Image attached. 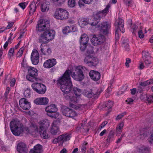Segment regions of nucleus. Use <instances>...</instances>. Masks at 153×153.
Segmentation results:
<instances>
[{
  "mask_svg": "<svg viewBox=\"0 0 153 153\" xmlns=\"http://www.w3.org/2000/svg\"><path fill=\"white\" fill-rule=\"evenodd\" d=\"M58 109L55 104H52L45 108L47 114L48 116L56 119H58L59 113L57 112Z\"/></svg>",
  "mask_w": 153,
  "mask_h": 153,
  "instance_id": "20e7f679",
  "label": "nucleus"
},
{
  "mask_svg": "<svg viewBox=\"0 0 153 153\" xmlns=\"http://www.w3.org/2000/svg\"><path fill=\"white\" fill-rule=\"evenodd\" d=\"M87 70L86 68L84 66H79L76 69L74 72L72 74L71 70H67L62 76L60 77L57 81V84L59 85L61 90L64 94L70 93L72 86L70 75L74 79L82 81L84 77L83 71Z\"/></svg>",
  "mask_w": 153,
  "mask_h": 153,
  "instance_id": "f257e3e1",
  "label": "nucleus"
},
{
  "mask_svg": "<svg viewBox=\"0 0 153 153\" xmlns=\"http://www.w3.org/2000/svg\"><path fill=\"white\" fill-rule=\"evenodd\" d=\"M93 51L91 47H90L89 49H88L86 52L85 53V55L91 56V54L93 53Z\"/></svg>",
  "mask_w": 153,
  "mask_h": 153,
  "instance_id": "09e8293b",
  "label": "nucleus"
},
{
  "mask_svg": "<svg viewBox=\"0 0 153 153\" xmlns=\"http://www.w3.org/2000/svg\"><path fill=\"white\" fill-rule=\"evenodd\" d=\"M78 97L76 96L75 97L74 96H72L71 97L70 101L74 103H76L78 101V99H77Z\"/></svg>",
  "mask_w": 153,
  "mask_h": 153,
  "instance_id": "864d4df0",
  "label": "nucleus"
},
{
  "mask_svg": "<svg viewBox=\"0 0 153 153\" xmlns=\"http://www.w3.org/2000/svg\"><path fill=\"white\" fill-rule=\"evenodd\" d=\"M140 85L141 86H146L147 85H149L148 80L142 82L140 83Z\"/></svg>",
  "mask_w": 153,
  "mask_h": 153,
  "instance_id": "69168bd1",
  "label": "nucleus"
},
{
  "mask_svg": "<svg viewBox=\"0 0 153 153\" xmlns=\"http://www.w3.org/2000/svg\"><path fill=\"white\" fill-rule=\"evenodd\" d=\"M27 3L26 2H21L18 4V5L23 10L27 6Z\"/></svg>",
  "mask_w": 153,
  "mask_h": 153,
  "instance_id": "8fccbe9b",
  "label": "nucleus"
},
{
  "mask_svg": "<svg viewBox=\"0 0 153 153\" xmlns=\"http://www.w3.org/2000/svg\"><path fill=\"white\" fill-rule=\"evenodd\" d=\"M72 91L76 97H79L80 95L81 90L76 87L73 88Z\"/></svg>",
  "mask_w": 153,
  "mask_h": 153,
  "instance_id": "e433bc0d",
  "label": "nucleus"
},
{
  "mask_svg": "<svg viewBox=\"0 0 153 153\" xmlns=\"http://www.w3.org/2000/svg\"><path fill=\"white\" fill-rule=\"evenodd\" d=\"M41 97L36 98L34 100V103L38 105H42Z\"/></svg>",
  "mask_w": 153,
  "mask_h": 153,
  "instance_id": "49530a36",
  "label": "nucleus"
},
{
  "mask_svg": "<svg viewBox=\"0 0 153 153\" xmlns=\"http://www.w3.org/2000/svg\"><path fill=\"white\" fill-rule=\"evenodd\" d=\"M14 48H11L10 49L9 51V55L11 57L13 54L14 52Z\"/></svg>",
  "mask_w": 153,
  "mask_h": 153,
  "instance_id": "13d9d810",
  "label": "nucleus"
},
{
  "mask_svg": "<svg viewBox=\"0 0 153 153\" xmlns=\"http://www.w3.org/2000/svg\"><path fill=\"white\" fill-rule=\"evenodd\" d=\"M42 152V145L38 144L34 147L33 149H30V153H41Z\"/></svg>",
  "mask_w": 153,
  "mask_h": 153,
  "instance_id": "4be33fe9",
  "label": "nucleus"
},
{
  "mask_svg": "<svg viewBox=\"0 0 153 153\" xmlns=\"http://www.w3.org/2000/svg\"><path fill=\"white\" fill-rule=\"evenodd\" d=\"M29 7V15H33L36 9V3L33 1L31 2L30 4Z\"/></svg>",
  "mask_w": 153,
  "mask_h": 153,
  "instance_id": "393cba45",
  "label": "nucleus"
},
{
  "mask_svg": "<svg viewBox=\"0 0 153 153\" xmlns=\"http://www.w3.org/2000/svg\"><path fill=\"white\" fill-rule=\"evenodd\" d=\"M42 105H46L48 103L49 100L48 98L47 97H41Z\"/></svg>",
  "mask_w": 153,
  "mask_h": 153,
  "instance_id": "a18cd8bd",
  "label": "nucleus"
},
{
  "mask_svg": "<svg viewBox=\"0 0 153 153\" xmlns=\"http://www.w3.org/2000/svg\"><path fill=\"white\" fill-rule=\"evenodd\" d=\"M113 105V103L111 101H108L105 102L103 107L104 108L107 107L108 109H109L111 108Z\"/></svg>",
  "mask_w": 153,
  "mask_h": 153,
  "instance_id": "ea45409f",
  "label": "nucleus"
},
{
  "mask_svg": "<svg viewBox=\"0 0 153 153\" xmlns=\"http://www.w3.org/2000/svg\"><path fill=\"white\" fill-rule=\"evenodd\" d=\"M49 126L48 120H43L41 123L39 127V130H43L46 129Z\"/></svg>",
  "mask_w": 153,
  "mask_h": 153,
  "instance_id": "c85d7f7f",
  "label": "nucleus"
},
{
  "mask_svg": "<svg viewBox=\"0 0 153 153\" xmlns=\"http://www.w3.org/2000/svg\"><path fill=\"white\" fill-rule=\"evenodd\" d=\"M37 76H34L30 74H28L26 76L27 79L31 82H36L38 81L39 79L37 78Z\"/></svg>",
  "mask_w": 153,
  "mask_h": 153,
  "instance_id": "bb28decb",
  "label": "nucleus"
},
{
  "mask_svg": "<svg viewBox=\"0 0 153 153\" xmlns=\"http://www.w3.org/2000/svg\"><path fill=\"white\" fill-rule=\"evenodd\" d=\"M39 131L41 137L44 139H47L48 138V135L46 132V129L41 130L39 129Z\"/></svg>",
  "mask_w": 153,
  "mask_h": 153,
  "instance_id": "f704fd0d",
  "label": "nucleus"
},
{
  "mask_svg": "<svg viewBox=\"0 0 153 153\" xmlns=\"http://www.w3.org/2000/svg\"><path fill=\"white\" fill-rule=\"evenodd\" d=\"M114 131H111L109 133L108 138L107 139V141L108 142H110L114 137Z\"/></svg>",
  "mask_w": 153,
  "mask_h": 153,
  "instance_id": "4c0bfd02",
  "label": "nucleus"
},
{
  "mask_svg": "<svg viewBox=\"0 0 153 153\" xmlns=\"http://www.w3.org/2000/svg\"><path fill=\"white\" fill-rule=\"evenodd\" d=\"M19 104L22 108L26 110H29L31 107L30 103L24 98H22L19 100Z\"/></svg>",
  "mask_w": 153,
  "mask_h": 153,
  "instance_id": "2eb2a0df",
  "label": "nucleus"
},
{
  "mask_svg": "<svg viewBox=\"0 0 153 153\" xmlns=\"http://www.w3.org/2000/svg\"><path fill=\"white\" fill-rule=\"evenodd\" d=\"M147 100L149 102H153V95L149 96L147 97Z\"/></svg>",
  "mask_w": 153,
  "mask_h": 153,
  "instance_id": "bf43d9fd",
  "label": "nucleus"
},
{
  "mask_svg": "<svg viewBox=\"0 0 153 153\" xmlns=\"http://www.w3.org/2000/svg\"><path fill=\"white\" fill-rule=\"evenodd\" d=\"M49 2L47 1L46 0H44L41 4V11L42 12H45L46 10L48 11L49 9Z\"/></svg>",
  "mask_w": 153,
  "mask_h": 153,
  "instance_id": "b1692460",
  "label": "nucleus"
},
{
  "mask_svg": "<svg viewBox=\"0 0 153 153\" xmlns=\"http://www.w3.org/2000/svg\"><path fill=\"white\" fill-rule=\"evenodd\" d=\"M64 97L66 100H71V97L70 96V94H69V93L67 94H64Z\"/></svg>",
  "mask_w": 153,
  "mask_h": 153,
  "instance_id": "680f3d73",
  "label": "nucleus"
},
{
  "mask_svg": "<svg viewBox=\"0 0 153 153\" xmlns=\"http://www.w3.org/2000/svg\"><path fill=\"white\" fill-rule=\"evenodd\" d=\"M13 24H14L13 22H10L9 23V24L7 25V27L6 28H4V27L3 28V29H5V30H6L7 29H10L13 26Z\"/></svg>",
  "mask_w": 153,
  "mask_h": 153,
  "instance_id": "0e129e2a",
  "label": "nucleus"
},
{
  "mask_svg": "<svg viewBox=\"0 0 153 153\" xmlns=\"http://www.w3.org/2000/svg\"><path fill=\"white\" fill-rule=\"evenodd\" d=\"M62 112L63 115L69 117L73 118L77 115L74 111L65 106L62 108Z\"/></svg>",
  "mask_w": 153,
  "mask_h": 153,
  "instance_id": "9b49d317",
  "label": "nucleus"
},
{
  "mask_svg": "<svg viewBox=\"0 0 153 153\" xmlns=\"http://www.w3.org/2000/svg\"><path fill=\"white\" fill-rule=\"evenodd\" d=\"M126 112H123L118 115L116 117L115 119L116 120H118L121 119L124 115H126Z\"/></svg>",
  "mask_w": 153,
  "mask_h": 153,
  "instance_id": "603ef678",
  "label": "nucleus"
},
{
  "mask_svg": "<svg viewBox=\"0 0 153 153\" xmlns=\"http://www.w3.org/2000/svg\"><path fill=\"white\" fill-rule=\"evenodd\" d=\"M98 63V59L95 57H92L88 66L90 67L95 66Z\"/></svg>",
  "mask_w": 153,
  "mask_h": 153,
  "instance_id": "473e14b6",
  "label": "nucleus"
},
{
  "mask_svg": "<svg viewBox=\"0 0 153 153\" xmlns=\"http://www.w3.org/2000/svg\"><path fill=\"white\" fill-rule=\"evenodd\" d=\"M86 56L85 57L84 59V62L86 64H88V65L89 64L91 60L92 57L91 56H89L88 55H86Z\"/></svg>",
  "mask_w": 153,
  "mask_h": 153,
  "instance_id": "a19ab883",
  "label": "nucleus"
},
{
  "mask_svg": "<svg viewBox=\"0 0 153 153\" xmlns=\"http://www.w3.org/2000/svg\"><path fill=\"white\" fill-rule=\"evenodd\" d=\"M151 151L150 148L145 146H143L139 149L140 153H150Z\"/></svg>",
  "mask_w": 153,
  "mask_h": 153,
  "instance_id": "c756f323",
  "label": "nucleus"
},
{
  "mask_svg": "<svg viewBox=\"0 0 153 153\" xmlns=\"http://www.w3.org/2000/svg\"><path fill=\"white\" fill-rule=\"evenodd\" d=\"M59 136H58L57 138H55L53 139V143L54 144L57 143L59 141H61V140H59Z\"/></svg>",
  "mask_w": 153,
  "mask_h": 153,
  "instance_id": "774afa93",
  "label": "nucleus"
},
{
  "mask_svg": "<svg viewBox=\"0 0 153 153\" xmlns=\"http://www.w3.org/2000/svg\"><path fill=\"white\" fill-rule=\"evenodd\" d=\"M68 12L66 10L61 8L57 9L54 14L56 18L61 20L68 19Z\"/></svg>",
  "mask_w": 153,
  "mask_h": 153,
  "instance_id": "423d86ee",
  "label": "nucleus"
},
{
  "mask_svg": "<svg viewBox=\"0 0 153 153\" xmlns=\"http://www.w3.org/2000/svg\"><path fill=\"white\" fill-rule=\"evenodd\" d=\"M40 45V51L42 55H48L51 54V49L45 43H41Z\"/></svg>",
  "mask_w": 153,
  "mask_h": 153,
  "instance_id": "dca6fc26",
  "label": "nucleus"
},
{
  "mask_svg": "<svg viewBox=\"0 0 153 153\" xmlns=\"http://www.w3.org/2000/svg\"><path fill=\"white\" fill-rule=\"evenodd\" d=\"M49 24L50 22L48 20L40 19L38 21L36 26V30L39 32L45 31L49 28Z\"/></svg>",
  "mask_w": 153,
  "mask_h": 153,
  "instance_id": "6e6552de",
  "label": "nucleus"
},
{
  "mask_svg": "<svg viewBox=\"0 0 153 153\" xmlns=\"http://www.w3.org/2000/svg\"><path fill=\"white\" fill-rule=\"evenodd\" d=\"M31 59L32 63L34 65H37L39 62V54L36 49L33 50L31 55Z\"/></svg>",
  "mask_w": 153,
  "mask_h": 153,
  "instance_id": "ddd939ff",
  "label": "nucleus"
},
{
  "mask_svg": "<svg viewBox=\"0 0 153 153\" xmlns=\"http://www.w3.org/2000/svg\"><path fill=\"white\" fill-rule=\"evenodd\" d=\"M142 56L146 65H148L151 63L150 55L149 52L145 51L142 53Z\"/></svg>",
  "mask_w": 153,
  "mask_h": 153,
  "instance_id": "a211bd4d",
  "label": "nucleus"
},
{
  "mask_svg": "<svg viewBox=\"0 0 153 153\" xmlns=\"http://www.w3.org/2000/svg\"><path fill=\"white\" fill-rule=\"evenodd\" d=\"M76 4L75 0H69L68 1V6L71 7H74Z\"/></svg>",
  "mask_w": 153,
  "mask_h": 153,
  "instance_id": "c03bdc74",
  "label": "nucleus"
},
{
  "mask_svg": "<svg viewBox=\"0 0 153 153\" xmlns=\"http://www.w3.org/2000/svg\"><path fill=\"white\" fill-rule=\"evenodd\" d=\"M87 144V143L85 142L82 145V146L81 148L82 152V153H85L86 151V146Z\"/></svg>",
  "mask_w": 153,
  "mask_h": 153,
  "instance_id": "3c124183",
  "label": "nucleus"
},
{
  "mask_svg": "<svg viewBox=\"0 0 153 153\" xmlns=\"http://www.w3.org/2000/svg\"><path fill=\"white\" fill-rule=\"evenodd\" d=\"M77 128V129H84V131L85 132H88L89 131V129L87 128V126L86 125L85 121L82 123L80 126H78Z\"/></svg>",
  "mask_w": 153,
  "mask_h": 153,
  "instance_id": "72a5a7b5",
  "label": "nucleus"
},
{
  "mask_svg": "<svg viewBox=\"0 0 153 153\" xmlns=\"http://www.w3.org/2000/svg\"><path fill=\"white\" fill-rule=\"evenodd\" d=\"M70 29L68 26L65 27L63 30V33L64 34H66L70 32Z\"/></svg>",
  "mask_w": 153,
  "mask_h": 153,
  "instance_id": "de8ad7c7",
  "label": "nucleus"
},
{
  "mask_svg": "<svg viewBox=\"0 0 153 153\" xmlns=\"http://www.w3.org/2000/svg\"><path fill=\"white\" fill-rule=\"evenodd\" d=\"M24 48L23 47L21 48L17 53V57H21L22 55L23 52Z\"/></svg>",
  "mask_w": 153,
  "mask_h": 153,
  "instance_id": "5fc2aeb1",
  "label": "nucleus"
},
{
  "mask_svg": "<svg viewBox=\"0 0 153 153\" xmlns=\"http://www.w3.org/2000/svg\"><path fill=\"white\" fill-rule=\"evenodd\" d=\"M124 126V123L123 122H122L119 124L116 127V132L119 133H120L121 132V129Z\"/></svg>",
  "mask_w": 153,
  "mask_h": 153,
  "instance_id": "58836bf2",
  "label": "nucleus"
},
{
  "mask_svg": "<svg viewBox=\"0 0 153 153\" xmlns=\"http://www.w3.org/2000/svg\"><path fill=\"white\" fill-rule=\"evenodd\" d=\"M105 38L104 36L102 35H100L98 36L94 35L91 39V42L93 45L97 46L102 43L105 41Z\"/></svg>",
  "mask_w": 153,
  "mask_h": 153,
  "instance_id": "f8f14e48",
  "label": "nucleus"
},
{
  "mask_svg": "<svg viewBox=\"0 0 153 153\" xmlns=\"http://www.w3.org/2000/svg\"><path fill=\"white\" fill-rule=\"evenodd\" d=\"M71 134L69 133H65L59 136V140H61L62 143L69 140L71 137Z\"/></svg>",
  "mask_w": 153,
  "mask_h": 153,
  "instance_id": "5701e85b",
  "label": "nucleus"
},
{
  "mask_svg": "<svg viewBox=\"0 0 153 153\" xmlns=\"http://www.w3.org/2000/svg\"><path fill=\"white\" fill-rule=\"evenodd\" d=\"M89 75L91 78L95 81L98 80L100 78V73L94 70H91L89 73Z\"/></svg>",
  "mask_w": 153,
  "mask_h": 153,
  "instance_id": "412c9836",
  "label": "nucleus"
},
{
  "mask_svg": "<svg viewBox=\"0 0 153 153\" xmlns=\"http://www.w3.org/2000/svg\"><path fill=\"white\" fill-rule=\"evenodd\" d=\"M84 95L88 98H91L95 95V94L91 91H85L84 92Z\"/></svg>",
  "mask_w": 153,
  "mask_h": 153,
  "instance_id": "c9c22d12",
  "label": "nucleus"
},
{
  "mask_svg": "<svg viewBox=\"0 0 153 153\" xmlns=\"http://www.w3.org/2000/svg\"><path fill=\"white\" fill-rule=\"evenodd\" d=\"M17 150L19 153H27L28 152L26 145L22 142L18 144Z\"/></svg>",
  "mask_w": 153,
  "mask_h": 153,
  "instance_id": "aec40b11",
  "label": "nucleus"
},
{
  "mask_svg": "<svg viewBox=\"0 0 153 153\" xmlns=\"http://www.w3.org/2000/svg\"><path fill=\"white\" fill-rule=\"evenodd\" d=\"M55 34L54 30L48 29L41 34L39 39V42L43 43H48L54 39Z\"/></svg>",
  "mask_w": 153,
  "mask_h": 153,
  "instance_id": "7ed1b4c3",
  "label": "nucleus"
},
{
  "mask_svg": "<svg viewBox=\"0 0 153 153\" xmlns=\"http://www.w3.org/2000/svg\"><path fill=\"white\" fill-rule=\"evenodd\" d=\"M131 62V59L129 58H126V62L125 63V65L128 68L129 66V63H130Z\"/></svg>",
  "mask_w": 153,
  "mask_h": 153,
  "instance_id": "e2e57ef3",
  "label": "nucleus"
},
{
  "mask_svg": "<svg viewBox=\"0 0 153 153\" xmlns=\"http://www.w3.org/2000/svg\"><path fill=\"white\" fill-rule=\"evenodd\" d=\"M69 106L71 108L76 110L82 109L85 106L84 105H76L71 102L70 103Z\"/></svg>",
  "mask_w": 153,
  "mask_h": 153,
  "instance_id": "2f4dec72",
  "label": "nucleus"
},
{
  "mask_svg": "<svg viewBox=\"0 0 153 153\" xmlns=\"http://www.w3.org/2000/svg\"><path fill=\"white\" fill-rule=\"evenodd\" d=\"M10 127L13 134L16 136L22 135L25 131V128L22 124L15 120L10 122Z\"/></svg>",
  "mask_w": 153,
  "mask_h": 153,
  "instance_id": "f03ea898",
  "label": "nucleus"
},
{
  "mask_svg": "<svg viewBox=\"0 0 153 153\" xmlns=\"http://www.w3.org/2000/svg\"><path fill=\"white\" fill-rule=\"evenodd\" d=\"M65 1V0H57V2L58 5L59 6L61 5L62 4H63Z\"/></svg>",
  "mask_w": 153,
  "mask_h": 153,
  "instance_id": "338daca9",
  "label": "nucleus"
},
{
  "mask_svg": "<svg viewBox=\"0 0 153 153\" xmlns=\"http://www.w3.org/2000/svg\"><path fill=\"white\" fill-rule=\"evenodd\" d=\"M28 74H30L35 76H38V70L34 67H29L28 69Z\"/></svg>",
  "mask_w": 153,
  "mask_h": 153,
  "instance_id": "cd10ccee",
  "label": "nucleus"
},
{
  "mask_svg": "<svg viewBox=\"0 0 153 153\" xmlns=\"http://www.w3.org/2000/svg\"><path fill=\"white\" fill-rule=\"evenodd\" d=\"M93 0H79V4L80 6H83L84 5L82 4L81 1L83 2L85 4H89Z\"/></svg>",
  "mask_w": 153,
  "mask_h": 153,
  "instance_id": "37998d69",
  "label": "nucleus"
},
{
  "mask_svg": "<svg viewBox=\"0 0 153 153\" xmlns=\"http://www.w3.org/2000/svg\"><path fill=\"white\" fill-rule=\"evenodd\" d=\"M88 23V22L86 21H84V20H83V21L81 20L79 22V24L80 25H81V27H83L84 26L86 25Z\"/></svg>",
  "mask_w": 153,
  "mask_h": 153,
  "instance_id": "4d7b16f0",
  "label": "nucleus"
},
{
  "mask_svg": "<svg viewBox=\"0 0 153 153\" xmlns=\"http://www.w3.org/2000/svg\"><path fill=\"white\" fill-rule=\"evenodd\" d=\"M56 121L53 122L52 124V127L51 129V133L55 135L59 131V128L56 124Z\"/></svg>",
  "mask_w": 153,
  "mask_h": 153,
  "instance_id": "a878e982",
  "label": "nucleus"
},
{
  "mask_svg": "<svg viewBox=\"0 0 153 153\" xmlns=\"http://www.w3.org/2000/svg\"><path fill=\"white\" fill-rule=\"evenodd\" d=\"M110 7V4H108L103 10L100 12L99 14L96 15L94 18L95 20L94 22L88 23H89L92 26H94L97 25L98 22H99L100 19L101 18H103V17L105 16L108 13V9Z\"/></svg>",
  "mask_w": 153,
  "mask_h": 153,
  "instance_id": "39448f33",
  "label": "nucleus"
},
{
  "mask_svg": "<svg viewBox=\"0 0 153 153\" xmlns=\"http://www.w3.org/2000/svg\"><path fill=\"white\" fill-rule=\"evenodd\" d=\"M24 95L25 97L27 98H29L30 97V90L28 88H27L24 92Z\"/></svg>",
  "mask_w": 153,
  "mask_h": 153,
  "instance_id": "79ce46f5",
  "label": "nucleus"
},
{
  "mask_svg": "<svg viewBox=\"0 0 153 153\" xmlns=\"http://www.w3.org/2000/svg\"><path fill=\"white\" fill-rule=\"evenodd\" d=\"M33 89L39 94H43L46 91V87L44 85L39 83H34L32 84Z\"/></svg>",
  "mask_w": 153,
  "mask_h": 153,
  "instance_id": "1a4fd4ad",
  "label": "nucleus"
},
{
  "mask_svg": "<svg viewBox=\"0 0 153 153\" xmlns=\"http://www.w3.org/2000/svg\"><path fill=\"white\" fill-rule=\"evenodd\" d=\"M56 63V61L55 59H49L45 62L43 67L46 68H49L54 66Z\"/></svg>",
  "mask_w": 153,
  "mask_h": 153,
  "instance_id": "f3484780",
  "label": "nucleus"
},
{
  "mask_svg": "<svg viewBox=\"0 0 153 153\" xmlns=\"http://www.w3.org/2000/svg\"><path fill=\"white\" fill-rule=\"evenodd\" d=\"M124 22L123 20L120 18H118L117 23L115 25V37H117L116 40L119 39V36L118 33L120 31L123 33L125 31L124 27Z\"/></svg>",
  "mask_w": 153,
  "mask_h": 153,
  "instance_id": "0eeeda50",
  "label": "nucleus"
},
{
  "mask_svg": "<svg viewBox=\"0 0 153 153\" xmlns=\"http://www.w3.org/2000/svg\"><path fill=\"white\" fill-rule=\"evenodd\" d=\"M25 131L28 134L32 135L35 134L38 131V128L33 123H31L29 127H26L24 128Z\"/></svg>",
  "mask_w": 153,
  "mask_h": 153,
  "instance_id": "4468645a",
  "label": "nucleus"
},
{
  "mask_svg": "<svg viewBox=\"0 0 153 153\" xmlns=\"http://www.w3.org/2000/svg\"><path fill=\"white\" fill-rule=\"evenodd\" d=\"M100 32L104 35H106L108 33V29L110 25L107 22H103L101 24Z\"/></svg>",
  "mask_w": 153,
  "mask_h": 153,
  "instance_id": "6ab92c4d",
  "label": "nucleus"
},
{
  "mask_svg": "<svg viewBox=\"0 0 153 153\" xmlns=\"http://www.w3.org/2000/svg\"><path fill=\"white\" fill-rule=\"evenodd\" d=\"M89 38L85 34L81 35L79 42L80 43V49L82 51H84L88 45Z\"/></svg>",
  "mask_w": 153,
  "mask_h": 153,
  "instance_id": "9d476101",
  "label": "nucleus"
},
{
  "mask_svg": "<svg viewBox=\"0 0 153 153\" xmlns=\"http://www.w3.org/2000/svg\"><path fill=\"white\" fill-rule=\"evenodd\" d=\"M128 44L129 42L128 39L125 38L123 39L122 46L126 51L129 50L130 47Z\"/></svg>",
  "mask_w": 153,
  "mask_h": 153,
  "instance_id": "7c9ffc66",
  "label": "nucleus"
},
{
  "mask_svg": "<svg viewBox=\"0 0 153 153\" xmlns=\"http://www.w3.org/2000/svg\"><path fill=\"white\" fill-rule=\"evenodd\" d=\"M127 86H126V85H124V86H123V87H122V88L121 89V90H122V91L120 92H119L118 93H117V95H120L121 94H123L124 93V92L125 91V90H126L127 89Z\"/></svg>",
  "mask_w": 153,
  "mask_h": 153,
  "instance_id": "6e6d98bb",
  "label": "nucleus"
},
{
  "mask_svg": "<svg viewBox=\"0 0 153 153\" xmlns=\"http://www.w3.org/2000/svg\"><path fill=\"white\" fill-rule=\"evenodd\" d=\"M139 37L140 38H143L144 36V34L142 30H139L138 32Z\"/></svg>",
  "mask_w": 153,
  "mask_h": 153,
  "instance_id": "052dcab7",
  "label": "nucleus"
}]
</instances>
